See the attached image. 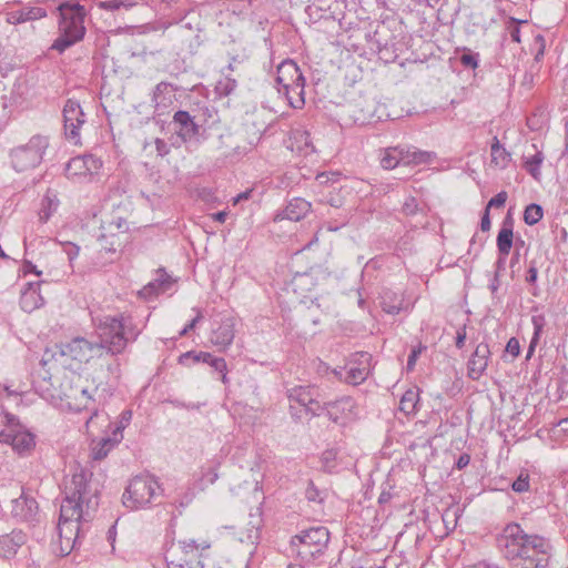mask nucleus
<instances>
[{"label":"nucleus","mask_w":568,"mask_h":568,"mask_svg":"<svg viewBox=\"0 0 568 568\" xmlns=\"http://www.w3.org/2000/svg\"><path fill=\"white\" fill-rule=\"evenodd\" d=\"M210 548L211 544L206 540H179L165 554L168 568H204L205 551Z\"/></svg>","instance_id":"20e7f679"},{"label":"nucleus","mask_w":568,"mask_h":568,"mask_svg":"<svg viewBox=\"0 0 568 568\" xmlns=\"http://www.w3.org/2000/svg\"><path fill=\"white\" fill-rule=\"evenodd\" d=\"M527 21H518L516 19H511L509 26L507 27L508 33L514 42H520V28L519 23H526Z\"/></svg>","instance_id":"a18cd8bd"},{"label":"nucleus","mask_w":568,"mask_h":568,"mask_svg":"<svg viewBox=\"0 0 568 568\" xmlns=\"http://www.w3.org/2000/svg\"><path fill=\"white\" fill-rule=\"evenodd\" d=\"M514 221L510 215L506 216L503 221L501 229L498 232L496 239V245L498 253L503 255H509L510 250L514 245Z\"/></svg>","instance_id":"412c9836"},{"label":"nucleus","mask_w":568,"mask_h":568,"mask_svg":"<svg viewBox=\"0 0 568 568\" xmlns=\"http://www.w3.org/2000/svg\"><path fill=\"white\" fill-rule=\"evenodd\" d=\"M459 61L465 68L476 69L478 67L479 54L470 50H465L459 57Z\"/></svg>","instance_id":"ea45409f"},{"label":"nucleus","mask_w":568,"mask_h":568,"mask_svg":"<svg viewBox=\"0 0 568 568\" xmlns=\"http://www.w3.org/2000/svg\"><path fill=\"white\" fill-rule=\"evenodd\" d=\"M91 477V471L81 469L77 473L73 468V515L78 514L79 520L89 516V510H94L98 506L97 489H92L90 485Z\"/></svg>","instance_id":"6e6552de"},{"label":"nucleus","mask_w":568,"mask_h":568,"mask_svg":"<svg viewBox=\"0 0 568 568\" xmlns=\"http://www.w3.org/2000/svg\"><path fill=\"white\" fill-rule=\"evenodd\" d=\"M329 541V531L326 527L318 526L303 530L292 537L290 547L302 562L308 564L322 556Z\"/></svg>","instance_id":"39448f33"},{"label":"nucleus","mask_w":568,"mask_h":568,"mask_svg":"<svg viewBox=\"0 0 568 568\" xmlns=\"http://www.w3.org/2000/svg\"><path fill=\"white\" fill-rule=\"evenodd\" d=\"M48 146V136L41 134L31 136L27 143L10 150L11 168L19 173L37 168L42 162Z\"/></svg>","instance_id":"423d86ee"},{"label":"nucleus","mask_w":568,"mask_h":568,"mask_svg":"<svg viewBox=\"0 0 568 568\" xmlns=\"http://www.w3.org/2000/svg\"><path fill=\"white\" fill-rule=\"evenodd\" d=\"M98 242H99L100 247L102 250H104L106 252H111V253H115L116 252L115 235L105 236V235L101 234L98 237Z\"/></svg>","instance_id":"37998d69"},{"label":"nucleus","mask_w":568,"mask_h":568,"mask_svg":"<svg viewBox=\"0 0 568 568\" xmlns=\"http://www.w3.org/2000/svg\"><path fill=\"white\" fill-rule=\"evenodd\" d=\"M508 255H503L501 253H498L497 261L495 263V273H498V275L501 274L506 270V260Z\"/></svg>","instance_id":"0e129e2a"},{"label":"nucleus","mask_w":568,"mask_h":568,"mask_svg":"<svg viewBox=\"0 0 568 568\" xmlns=\"http://www.w3.org/2000/svg\"><path fill=\"white\" fill-rule=\"evenodd\" d=\"M217 88L219 90H221L222 93L229 95L235 90L236 81L234 79L226 78L225 82L221 81Z\"/></svg>","instance_id":"603ef678"},{"label":"nucleus","mask_w":568,"mask_h":568,"mask_svg":"<svg viewBox=\"0 0 568 568\" xmlns=\"http://www.w3.org/2000/svg\"><path fill=\"white\" fill-rule=\"evenodd\" d=\"M359 365L362 366H349L347 371L346 382L353 385H357L364 382L369 373V361L371 355L368 353H358Z\"/></svg>","instance_id":"5701e85b"},{"label":"nucleus","mask_w":568,"mask_h":568,"mask_svg":"<svg viewBox=\"0 0 568 568\" xmlns=\"http://www.w3.org/2000/svg\"><path fill=\"white\" fill-rule=\"evenodd\" d=\"M160 485L155 478L149 474H141L133 477L126 486L122 503L129 509H140L152 504L158 496Z\"/></svg>","instance_id":"0eeeda50"},{"label":"nucleus","mask_w":568,"mask_h":568,"mask_svg":"<svg viewBox=\"0 0 568 568\" xmlns=\"http://www.w3.org/2000/svg\"><path fill=\"white\" fill-rule=\"evenodd\" d=\"M235 321L231 316H225L221 320L220 325L212 331L211 342L221 347H226L232 344L235 336Z\"/></svg>","instance_id":"aec40b11"},{"label":"nucleus","mask_w":568,"mask_h":568,"mask_svg":"<svg viewBox=\"0 0 568 568\" xmlns=\"http://www.w3.org/2000/svg\"><path fill=\"white\" fill-rule=\"evenodd\" d=\"M85 22V10L79 3H73V44L82 41L85 36L87 28Z\"/></svg>","instance_id":"bb28decb"},{"label":"nucleus","mask_w":568,"mask_h":568,"mask_svg":"<svg viewBox=\"0 0 568 568\" xmlns=\"http://www.w3.org/2000/svg\"><path fill=\"white\" fill-rule=\"evenodd\" d=\"M71 509V496L65 495L63 504L60 508L59 520L55 527V535L51 540V550L55 556L67 557L71 554V517L69 510Z\"/></svg>","instance_id":"9d476101"},{"label":"nucleus","mask_w":568,"mask_h":568,"mask_svg":"<svg viewBox=\"0 0 568 568\" xmlns=\"http://www.w3.org/2000/svg\"><path fill=\"white\" fill-rule=\"evenodd\" d=\"M418 211V203L415 197H408L403 204V212L406 215H414Z\"/></svg>","instance_id":"09e8293b"},{"label":"nucleus","mask_w":568,"mask_h":568,"mask_svg":"<svg viewBox=\"0 0 568 568\" xmlns=\"http://www.w3.org/2000/svg\"><path fill=\"white\" fill-rule=\"evenodd\" d=\"M112 435V438H102L98 446L93 448V458L95 460L105 458L110 449H112L122 439L121 428L116 427Z\"/></svg>","instance_id":"a878e982"},{"label":"nucleus","mask_w":568,"mask_h":568,"mask_svg":"<svg viewBox=\"0 0 568 568\" xmlns=\"http://www.w3.org/2000/svg\"><path fill=\"white\" fill-rule=\"evenodd\" d=\"M59 200L55 194H52L50 191L47 192L45 196L42 200L41 209L39 211V220L41 223H45L52 213L58 209Z\"/></svg>","instance_id":"7c9ffc66"},{"label":"nucleus","mask_w":568,"mask_h":568,"mask_svg":"<svg viewBox=\"0 0 568 568\" xmlns=\"http://www.w3.org/2000/svg\"><path fill=\"white\" fill-rule=\"evenodd\" d=\"M193 358L194 362H202L209 364L214 371L219 373H224L226 371V362L222 357H215L211 353L206 352H187L181 355L180 362H183L186 358Z\"/></svg>","instance_id":"393cba45"},{"label":"nucleus","mask_w":568,"mask_h":568,"mask_svg":"<svg viewBox=\"0 0 568 568\" xmlns=\"http://www.w3.org/2000/svg\"><path fill=\"white\" fill-rule=\"evenodd\" d=\"M511 487L516 493L527 491L529 489V475L527 473H520Z\"/></svg>","instance_id":"79ce46f5"},{"label":"nucleus","mask_w":568,"mask_h":568,"mask_svg":"<svg viewBox=\"0 0 568 568\" xmlns=\"http://www.w3.org/2000/svg\"><path fill=\"white\" fill-rule=\"evenodd\" d=\"M490 226H491V222H490L489 211H488V209H485L484 214L481 216V221H480V229L483 232H487L490 230Z\"/></svg>","instance_id":"69168bd1"},{"label":"nucleus","mask_w":568,"mask_h":568,"mask_svg":"<svg viewBox=\"0 0 568 568\" xmlns=\"http://www.w3.org/2000/svg\"><path fill=\"white\" fill-rule=\"evenodd\" d=\"M132 4L125 3L122 0H109L102 2V7L106 10L115 11L119 10L121 7H131Z\"/></svg>","instance_id":"4d7b16f0"},{"label":"nucleus","mask_w":568,"mask_h":568,"mask_svg":"<svg viewBox=\"0 0 568 568\" xmlns=\"http://www.w3.org/2000/svg\"><path fill=\"white\" fill-rule=\"evenodd\" d=\"M491 162L500 168H505L511 159L510 153L500 144L497 136L493 139L491 143Z\"/></svg>","instance_id":"c756f323"},{"label":"nucleus","mask_w":568,"mask_h":568,"mask_svg":"<svg viewBox=\"0 0 568 568\" xmlns=\"http://www.w3.org/2000/svg\"><path fill=\"white\" fill-rule=\"evenodd\" d=\"M57 10L59 11L60 28L63 33L60 38L54 40L51 49L63 52L71 45V17L69 16L71 12V0H67L61 3Z\"/></svg>","instance_id":"4468645a"},{"label":"nucleus","mask_w":568,"mask_h":568,"mask_svg":"<svg viewBox=\"0 0 568 568\" xmlns=\"http://www.w3.org/2000/svg\"><path fill=\"white\" fill-rule=\"evenodd\" d=\"M202 318V314L197 311L196 316L180 332L181 336L186 335L191 329H193L196 323Z\"/></svg>","instance_id":"338daca9"},{"label":"nucleus","mask_w":568,"mask_h":568,"mask_svg":"<svg viewBox=\"0 0 568 568\" xmlns=\"http://www.w3.org/2000/svg\"><path fill=\"white\" fill-rule=\"evenodd\" d=\"M542 206L536 203L527 205L524 211V221L530 226L537 224L542 219Z\"/></svg>","instance_id":"f704fd0d"},{"label":"nucleus","mask_w":568,"mask_h":568,"mask_svg":"<svg viewBox=\"0 0 568 568\" xmlns=\"http://www.w3.org/2000/svg\"><path fill=\"white\" fill-rule=\"evenodd\" d=\"M399 164H404V148L394 146L385 149L381 158L382 168L385 170H392Z\"/></svg>","instance_id":"cd10ccee"},{"label":"nucleus","mask_w":568,"mask_h":568,"mask_svg":"<svg viewBox=\"0 0 568 568\" xmlns=\"http://www.w3.org/2000/svg\"><path fill=\"white\" fill-rule=\"evenodd\" d=\"M313 405H308L306 412L311 413L313 416H320L322 412H325V403L321 404L318 400L313 398Z\"/></svg>","instance_id":"bf43d9fd"},{"label":"nucleus","mask_w":568,"mask_h":568,"mask_svg":"<svg viewBox=\"0 0 568 568\" xmlns=\"http://www.w3.org/2000/svg\"><path fill=\"white\" fill-rule=\"evenodd\" d=\"M102 162L92 154L73 156V176L85 179L97 174Z\"/></svg>","instance_id":"6ab92c4d"},{"label":"nucleus","mask_w":568,"mask_h":568,"mask_svg":"<svg viewBox=\"0 0 568 568\" xmlns=\"http://www.w3.org/2000/svg\"><path fill=\"white\" fill-rule=\"evenodd\" d=\"M83 116H84V113H83V111L80 109V110H79V114H78V116L75 118V120H77V124H73V144H74V145L81 144V141H80V139H79V133H78V131H77V130H78V128H80V126L85 122V120H84V118H83Z\"/></svg>","instance_id":"864d4df0"},{"label":"nucleus","mask_w":568,"mask_h":568,"mask_svg":"<svg viewBox=\"0 0 568 568\" xmlns=\"http://www.w3.org/2000/svg\"><path fill=\"white\" fill-rule=\"evenodd\" d=\"M260 538V520H257L255 524H253V528L250 530L247 535V539L250 540V544L253 546L256 544V541Z\"/></svg>","instance_id":"052dcab7"},{"label":"nucleus","mask_w":568,"mask_h":568,"mask_svg":"<svg viewBox=\"0 0 568 568\" xmlns=\"http://www.w3.org/2000/svg\"><path fill=\"white\" fill-rule=\"evenodd\" d=\"M43 367L48 366V386L43 389V397L61 412L71 409L69 390L71 379L68 376L71 367V346L69 344H54L47 347L41 358ZM47 379V376H43Z\"/></svg>","instance_id":"7ed1b4c3"},{"label":"nucleus","mask_w":568,"mask_h":568,"mask_svg":"<svg viewBox=\"0 0 568 568\" xmlns=\"http://www.w3.org/2000/svg\"><path fill=\"white\" fill-rule=\"evenodd\" d=\"M172 125L176 134V141L172 142L174 146H180L182 143L191 141L199 133V125L187 111H176L173 115Z\"/></svg>","instance_id":"f8f14e48"},{"label":"nucleus","mask_w":568,"mask_h":568,"mask_svg":"<svg viewBox=\"0 0 568 568\" xmlns=\"http://www.w3.org/2000/svg\"><path fill=\"white\" fill-rule=\"evenodd\" d=\"M27 535L20 529L0 536V557L10 559L27 542Z\"/></svg>","instance_id":"f3484780"},{"label":"nucleus","mask_w":568,"mask_h":568,"mask_svg":"<svg viewBox=\"0 0 568 568\" xmlns=\"http://www.w3.org/2000/svg\"><path fill=\"white\" fill-rule=\"evenodd\" d=\"M497 547L503 557L515 562L510 568H547L552 545L539 535H528L520 525L508 524L497 537Z\"/></svg>","instance_id":"f257e3e1"},{"label":"nucleus","mask_w":568,"mask_h":568,"mask_svg":"<svg viewBox=\"0 0 568 568\" xmlns=\"http://www.w3.org/2000/svg\"><path fill=\"white\" fill-rule=\"evenodd\" d=\"M506 352L509 353L513 357H517L520 353V344L516 337H511L507 345Z\"/></svg>","instance_id":"5fc2aeb1"},{"label":"nucleus","mask_w":568,"mask_h":568,"mask_svg":"<svg viewBox=\"0 0 568 568\" xmlns=\"http://www.w3.org/2000/svg\"><path fill=\"white\" fill-rule=\"evenodd\" d=\"M169 285L170 283L168 281V275L163 273L154 282H151L146 286H144V288L142 290V294H151L155 292L158 288H161V291L164 292Z\"/></svg>","instance_id":"4c0bfd02"},{"label":"nucleus","mask_w":568,"mask_h":568,"mask_svg":"<svg viewBox=\"0 0 568 568\" xmlns=\"http://www.w3.org/2000/svg\"><path fill=\"white\" fill-rule=\"evenodd\" d=\"M10 514L16 521L27 524L32 527L41 523L39 504L37 499L27 494L24 489H22V493L18 498L11 500Z\"/></svg>","instance_id":"9b49d317"},{"label":"nucleus","mask_w":568,"mask_h":568,"mask_svg":"<svg viewBox=\"0 0 568 568\" xmlns=\"http://www.w3.org/2000/svg\"><path fill=\"white\" fill-rule=\"evenodd\" d=\"M337 452L335 449H326L322 453L321 463L324 471L332 473L336 467Z\"/></svg>","instance_id":"e433bc0d"},{"label":"nucleus","mask_w":568,"mask_h":568,"mask_svg":"<svg viewBox=\"0 0 568 568\" xmlns=\"http://www.w3.org/2000/svg\"><path fill=\"white\" fill-rule=\"evenodd\" d=\"M310 202L302 197H294L285 206L282 213V219L300 221L310 212Z\"/></svg>","instance_id":"b1692460"},{"label":"nucleus","mask_w":568,"mask_h":568,"mask_svg":"<svg viewBox=\"0 0 568 568\" xmlns=\"http://www.w3.org/2000/svg\"><path fill=\"white\" fill-rule=\"evenodd\" d=\"M247 60L248 58L246 54L231 57L227 64V70L231 72H242L245 70Z\"/></svg>","instance_id":"58836bf2"},{"label":"nucleus","mask_w":568,"mask_h":568,"mask_svg":"<svg viewBox=\"0 0 568 568\" xmlns=\"http://www.w3.org/2000/svg\"><path fill=\"white\" fill-rule=\"evenodd\" d=\"M305 497L308 501H321L322 498H321V493L320 490L315 487V485L313 484V481H310L308 483V486L305 490Z\"/></svg>","instance_id":"8fccbe9b"},{"label":"nucleus","mask_w":568,"mask_h":568,"mask_svg":"<svg viewBox=\"0 0 568 568\" xmlns=\"http://www.w3.org/2000/svg\"><path fill=\"white\" fill-rule=\"evenodd\" d=\"M470 462V456L466 453L459 455L457 462H456V468L457 469H464L466 466H468Z\"/></svg>","instance_id":"774afa93"},{"label":"nucleus","mask_w":568,"mask_h":568,"mask_svg":"<svg viewBox=\"0 0 568 568\" xmlns=\"http://www.w3.org/2000/svg\"><path fill=\"white\" fill-rule=\"evenodd\" d=\"M538 278V268L536 266V262L531 261L526 274V282L529 284H535Z\"/></svg>","instance_id":"6e6d98bb"},{"label":"nucleus","mask_w":568,"mask_h":568,"mask_svg":"<svg viewBox=\"0 0 568 568\" xmlns=\"http://www.w3.org/2000/svg\"><path fill=\"white\" fill-rule=\"evenodd\" d=\"M489 355V346L486 343L477 345L467 365L469 378L478 381L483 376L488 365Z\"/></svg>","instance_id":"dca6fc26"},{"label":"nucleus","mask_w":568,"mask_h":568,"mask_svg":"<svg viewBox=\"0 0 568 568\" xmlns=\"http://www.w3.org/2000/svg\"><path fill=\"white\" fill-rule=\"evenodd\" d=\"M341 174L338 172H331V173H320L316 176V180L321 184H328V183H335L338 181Z\"/></svg>","instance_id":"3c124183"},{"label":"nucleus","mask_w":568,"mask_h":568,"mask_svg":"<svg viewBox=\"0 0 568 568\" xmlns=\"http://www.w3.org/2000/svg\"><path fill=\"white\" fill-rule=\"evenodd\" d=\"M426 349V346H424L422 343H419L416 347H414L408 356L407 359V371L410 372L414 369L417 358L422 354L423 351Z\"/></svg>","instance_id":"c03bdc74"},{"label":"nucleus","mask_w":568,"mask_h":568,"mask_svg":"<svg viewBox=\"0 0 568 568\" xmlns=\"http://www.w3.org/2000/svg\"><path fill=\"white\" fill-rule=\"evenodd\" d=\"M217 478H219V475H217V469L215 466L209 467L203 473V480H205L207 484H211V485L214 484Z\"/></svg>","instance_id":"13d9d810"},{"label":"nucleus","mask_w":568,"mask_h":568,"mask_svg":"<svg viewBox=\"0 0 568 568\" xmlns=\"http://www.w3.org/2000/svg\"><path fill=\"white\" fill-rule=\"evenodd\" d=\"M532 323H534V328H535V332H534V336L530 341V344H529V347H528V352H527V357L529 358L534 352H535V347L538 343V339H539V335L541 333V329H542V324L540 323L539 318L534 316L532 317Z\"/></svg>","instance_id":"a19ab883"},{"label":"nucleus","mask_w":568,"mask_h":568,"mask_svg":"<svg viewBox=\"0 0 568 568\" xmlns=\"http://www.w3.org/2000/svg\"><path fill=\"white\" fill-rule=\"evenodd\" d=\"M356 403L349 396H343L336 400L325 402V413L335 424H344L355 416Z\"/></svg>","instance_id":"ddd939ff"},{"label":"nucleus","mask_w":568,"mask_h":568,"mask_svg":"<svg viewBox=\"0 0 568 568\" xmlns=\"http://www.w3.org/2000/svg\"><path fill=\"white\" fill-rule=\"evenodd\" d=\"M465 341H466V325H464L463 327H460L457 331L456 341H455L456 347L459 349L463 348L465 345Z\"/></svg>","instance_id":"e2e57ef3"},{"label":"nucleus","mask_w":568,"mask_h":568,"mask_svg":"<svg viewBox=\"0 0 568 568\" xmlns=\"http://www.w3.org/2000/svg\"><path fill=\"white\" fill-rule=\"evenodd\" d=\"M47 16V11L40 7H24L13 10L7 14V21L11 24H18L27 21H33Z\"/></svg>","instance_id":"4be33fe9"},{"label":"nucleus","mask_w":568,"mask_h":568,"mask_svg":"<svg viewBox=\"0 0 568 568\" xmlns=\"http://www.w3.org/2000/svg\"><path fill=\"white\" fill-rule=\"evenodd\" d=\"M418 390L409 388L407 389L400 400H399V409L406 415L413 414L416 412V407L418 404Z\"/></svg>","instance_id":"2f4dec72"},{"label":"nucleus","mask_w":568,"mask_h":568,"mask_svg":"<svg viewBox=\"0 0 568 568\" xmlns=\"http://www.w3.org/2000/svg\"><path fill=\"white\" fill-rule=\"evenodd\" d=\"M0 443L11 445L18 454L30 452L36 444L31 433L14 429L0 432Z\"/></svg>","instance_id":"2eb2a0df"},{"label":"nucleus","mask_w":568,"mask_h":568,"mask_svg":"<svg viewBox=\"0 0 568 568\" xmlns=\"http://www.w3.org/2000/svg\"><path fill=\"white\" fill-rule=\"evenodd\" d=\"M40 285L41 282L27 283L20 296V307L22 311L31 313L43 305L44 300L40 294Z\"/></svg>","instance_id":"a211bd4d"},{"label":"nucleus","mask_w":568,"mask_h":568,"mask_svg":"<svg viewBox=\"0 0 568 568\" xmlns=\"http://www.w3.org/2000/svg\"><path fill=\"white\" fill-rule=\"evenodd\" d=\"M169 87L170 83L168 82H160L155 85L151 101L156 108L162 103L160 99L161 94L168 90Z\"/></svg>","instance_id":"de8ad7c7"},{"label":"nucleus","mask_w":568,"mask_h":568,"mask_svg":"<svg viewBox=\"0 0 568 568\" xmlns=\"http://www.w3.org/2000/svg\"><path fill=\"white\" fill-rule=\"evenodd\" d=\"M430 158L429 152L404 148V165L428 163Z\"/></svg>","instance_id":"473e14b6"},{"label":"nucleus","mask_w":568,"mask_h":568,"mask_svg":"<svg viewBox=\"0 0 568 568\" xmlns=\"http://www.w3.org/2000/svg\"><path fill=\"white\" fill-rule=\"evenodd\" d=\"M276 73V82L280 84L278 92H282L283 89L295 90L298 97H291L290 105L294 109H302L305 104V78L300 67L293 60H285L277 67Z\"/></svg>","instance_id":"1a4fd4ad"},{"label":"nucleus","mask_w":568,"mask_h":568,"mask_svg":"<svg viewBox=\"0 0 568 568\" xmlns=\"http://www.w3.org/2000/svg\"><path fill=\"white\" fill-rule=\"evenodd\" d=\"M507 197H508V195H507L506 191H501V192L497 193L494 197H491L489 200L486 209H488V211H489L490 207H503L507 201Z\"/></svg>","instance_id":"49530a36"},{"label":"nucleus","mask_w":568,"mask_h":568,"mask_svg":"<svg viewBox=\"0 0 568 568\" xmlns=\"http://www.w3.org/2000/svg\"><path fill=\"white\" fill-rule=\"evenodd\" d=\"M532 148L536 150L535 154L525 158L523 166L535 180L539 181L541 175L540 168L545 156L541 151L537 150L536 144H532Z\"/></svg>","instance_id":"c85d7f7f"},{"label":"nucleus","mask_w":568,"mask_h":568,"mask_svg":"<svg viewBox=\"0 0 568 568\" xmlns=\"http://www.w3.org/2000/svg\"><path fill=\"white\" fill-rule=\"evenodd\" d=\"M154 143H155L156 152L160 156H164V155L169 154L170 148L164 140L158 138V139H155Z\"/></svg>","instance_id":"680f3d73"},{"label":"nucleus","mask_w":568,"mask_h":568,"mask_svg":"<svg viewBox=\"0 0 568 568\" xmlns=\"http://www.w3.org/2000/svg\"><path fill=\"white\" fill-rule=\"evenodd\" d=\"M535 47H536V52H535V57H534V62L531 63L530 67H532V70H535V72H539L540 71V62L544 59L545 49H546V41L541 34H538L535 37Z\"/></svg>","instance_id":"c9c22d12"},{"label":"nucleus","mask_w":568,"mask_h":568,"mask_svg":"<svg viewBox=\"0 0 568 568\" xmlns=\"http://www.w3.org/2000/svg\"><path fill=\"white\" fill-rule=\"evenodd\" d=\"M290 399L291 400H294L296 403H298L300 405L304 406L305 409L307 408V406L311 404L313 405V396L311 394V389L306 388V387H297V388H293L290 390V395H288Z\"/></svg>","instance_id":"72a5a7b5"},{"label":"nucleus","mask_w":568,"mask_h":568,"mask_svg":"<svg viewBox=\"0 0 568 568\" xmlns=\"http://www.w3.org/2000/svg\"><path fill=\"white\" fill-rule=\"evenodd\" d=\"M100 343H92L83 337L73 338V361L88 363L101 349L108 354H121L130 341H135L139 332L122 317H105L98 327Z\"/></svg>","instance_id":"f03ea898"}]
</instances>
